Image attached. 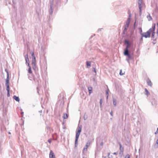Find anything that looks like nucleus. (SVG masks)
Listing matches in <instances>:
<instances>
[{
    "label": "nucleus",
    "instance_id": "obj_32",
    "mask_svg": "<svg viewBox=\"0 0 158 158\" xmlns=\"http://www.w3.org/2000/svg\"><path fill=\"white\" fill-rule=\"evenodd\" d=\"M102 99H100V105L101 106L102 104Z\"/></svg>",
    "mask_w": 158,
    "mask_h": 158
},
{
    "label": "nucleus",
    "instance_id": "obj_24",
    "mask_svg": "<svg viewBox=\"0 0 158 158\" xmlns=\"http://www.w3.org/2000/svg\"><path fill=\"white\" fill-rule=\"evenodd\" d=\"M125 74V72H122V70L121 69L120 70V73H119V75H123Z\"/></svg>",
    "mask_w": 158,
    "mask_h": 158
},
{
    "label": "nucleus",
    "instance_id": "obj_35",
    "mask_svg": "<svg viewBox=\"0 0 158 158\" xmlns=\"http://www.w3.org/2000/svg\"><path fill=\"white\" fill-rule=\"evenodd\" d=\"M157 133H158V128H157L156 131L155 133V134H156Z\"/></svg>",
    "mask_w": 158,
    "mask_h": 158
},
{
    "label": "nucleus",
    "instance_id": "obj_3",
    "mask_svg": "<svg viewBox=\"0 0 158 158\" xmlns=\"http://www.w3.org/2000/svg\"><path fill=\"white\" fill-rule=\"evenodd\" d=\"M31 56L32 57L31 64L32 66V68L34 70H35V57L34 55V52H32L31 54Z\"/></svg>",
    "mask_w": 158,
    "mask_h": 158
},
{
    "label": "nucleus",
    "instance_id": "obj_22",
    "mask_svg": "<svg viewBox=\"0 0 158 158\" xmlns=\"http://www.w3.org/2000/svg\"><path fill=\"white\" fill-rule=\"evenodd\" d=\"M28 73H29L31 74L32 73V72L31 70V67H29L28 69Z\"/></svg>",
    "mask_w": 158,
    "mask_h": 158
},
{
    "label": "nucleus",
    "instance_id": "obj_53",
    "mask_svg": "<svg viewBox=\"0 0 158 158\" xmlns=\"http://www.w3.org/2000/svg\"><path fill=\"white\" fill-rule=\"evenodd\" d=\"M8 133H9V134H11V133H10V132H8Z\"/></svg>",
    "mask_w": 158,
    "mask_h": 158
},
{
    "label": "nucleus",
    "instance_id": "obj_10",
    "mask_svg": "<svg viewBox=\"0 0 158 158\" xmlns=\"http://www.w3.org/2000/svg\"><path fill=\"white\" fill-rule=\"evenodd\" d=\"M49 158H56L52 150L50 151V152Z\"/></svg>",
    "mask_w": 158,
    "mask_h": 158
},
{
    "label": "nucleus",
    "instance_id": "obj_16",
    "mask_svg": "<svg viewBox=\"0 0 158 158\" xmlns=\"http://www.w3.org/2000/svg\"><path fill=\"white\" fill-rule=\"evenodd\" d=\"M13 98L16 101L19 102L20 101L19 98L18 97H17L16 96H14Z\"/></svg>",
    "mask_w": 158,
    "mask_h": 158
},
{
    "label": "nucleus",
    "instance_id": "obj_52",
    "mask_svg": "<svg viewBox=\"0 0 158 158\" xmlns=\"http://www.w3.org/2000/svg\"><path fill=\"white\" fill-rule=\"evenodd\" d=\"M102 144H103V143H101V145H102Z\"/></svg>",
    "mask_w": 158,
    "mask_h": 158
},
{
    "label": "nucleus",
    "instance_id": "obj_33",
    "mask_svg": "<svg viewBox=\"0 0 158 158\" xmlns=\"http://www.w3.org/2000/svg\"><path fill=\"white\" fill-rule=\"evenodd\" d=\"M139 31H140V34L142 33V28H139Z\"/></svg>",
    "mask_w": 158,
    "mask_h": 158
},
{
    "label": "nucleus",
    "instance_id": "obj_46",
    "mask_svg": "<svg viewBox=\"0 0 158 158\" xmlns=\"http://www.w3.org/2000/svg\"><path fill=\"white\" fill-rule=\"evenodd\" d=\"M110 115H111V116H112V111H111L110 113Z\"/></svg>",
    "mask_w": 158,
    "mask_h": 158
},
{
    "label": "nucleus",
    "instance_id": "obj_17",
    "mask_svg": "<svg viewBox=\"0 0 158 158\" xmlns=\"http://www.w3.org/2000/svg\"><path fill=\"white\" fill-rule=\"evenodd\" d=\"M68 117V115L65 113H64L63 115V118L64 119H66Z\"/></svg>",
    "mask_w": 158,
    "mask_h": 158
},
{
    "label": "nucleus",
    "instance_id": "obj_18",
    "mask_svg": "<svg viewBox=\"0 0 158 158\" xmlns=\"http://www.w3.org/2000/svg\"><path fill=\"white\" fill-rule=\"evenodd\" d=\"M113 104L114 106H115L116 105V100L115 98H113Z\"/></svg>",
    "mask_w": 158,
    "mask_h": 158
},
{
    "label": "nucleus",
    "instance_id": "obj_19",
    "mask_svg": "<svg viewBox=\"0 0 158 158\" xmlns=\"http://www.w3.org/2000/svg\"><path fill=\"white\" fill-rule=\"evenodd\" d=\"M88 118V115L86 113H85L84 115L83 118L85 120L87 119Z\"/></svg>",
    "mask_w": 158,
    "mask_h": 158
},
{
    "label": "nucleus",
    "instance_id": "obj_44",
    "mask_svg": "<svg viewBox=\"0 0 158 158\" xmlns=\"http://www.w3.org/2000/svg\"><path fill=\"white\" fill-rule=\"evenodd\" d=\"M135 23H136V21L135 22V23H134V28H135Z\"/></svg>",
    "mask_w": 158,
    "mask_h": 158
},
{
    "label": "nucleus",
    "instance_id": "obj_36",
    "mask_svg": "<svg viewBox=\"0 0 158 158\" xmlns=\"http://www.w3.org/2000/svg\"><path fill=\"white\" fill-rule=\"evenodd\" d=\"M26 61V63L28 64V63H29V59H28V60H25Z\"/></svg>",
    "mask_w": 158,
    "mask_h": 158
},
{
    "label": "nucleus",
    "instance_id": "obj_9",
    "mask_svg": "<svg viewBox=\"0 0 158 158\" xmlns=\"http://www.w3.org/2000/svg\"><path fill=\"white\" fill-rule=\"evenodd\" d=\"M89 144H90L89 143H86L85 146L83 148V151H82V152L83 153H84L87 150V148H88V146L89 145Z\"/></svg>",
    "mask_w": 158,
    "mask_h": 158
},
{
    "label": "nucleus",
    "instance_id": "obj_7",
    "mask_svg": "<svg viewBox=\"0 0 158 158\" xmlns=\"http://www.w3.org/2000/svg\"><path fill=\"white\" fill-rule=\"evenodd\" d=\"M125 43L127 44V45L124 50V51H126V50H127V51L128 50V48L130 47L131 44L129 43V41L127 40H125L124 41Z\"/></svg>",
    "mask_w": 158,
    "mask_h": 158
},
{
    "label": "nucleus",
    "instance_id": "obj_30",
    "mask_svg": "<svg viewBox=\"0 0 158 158\" xmlns=\"http://www.w3.org/2000/svg\"><path fill=\"white\" fill-rule=\"evenodd\" d=\"M7 96L8 97H9L10 96V91H7Z\"/></svg>",
    "mask_w": 158,
    "mask_h": 158
},
{
    "label": "nucleus",
    "instance_id": "obj_12",
    "mask_svg": "<svg viewBox=\"0 0 158 158\" xmlns=\"http://www.w3.org/2000/svg\"><path fill=\"white\" fill-rule=\"evenodd\" d=\"M52 4L51 3L50 5V8L49 9V12L50 14L52 15V14L53 12V10L52 9Z\"/></svg>",
    "mask_w": 158,
    "mask_h": 158
},
{
    "label": "nucleus",
    "instance_id": "obj_21",
    "mask_svg": "<svg viewBox=\"0 0 158 158\" xmlns=\"http://www.w3.org/2000/svg\"><path fill=\"white\" fill-rule=\"evenodd\" d=\"M147 18H148V20L149 21L152 19V18L151 17L150 14L147 16Z\"/></svg>",
    "mask_w": 158,
    "mask_h": 158
},
{
    "label": "nucleus",
    "instance_id": "obj_11",
    "mask_svg": "<svg viewBox=\"0 0 158 158\" xmlns=\"http://www.w3.org/2000/svg\"><path fill=\"white\" fill-rule=\"evenodd\" d=\"M6 84L7 85L9 84V72H7V76L6 80Z\"/></svg>",
    "mask_w": 158,
    "mask_h": 158
},
{
    "label": "nucleus",
    "instance_id": "obj_13",
    "mask_svg": "<svg viewBox=\"0 0 158 158\" xmlns=\"http://www.w3.org/2000/svg\"><path fill=\"white\" fill-rule=\"evenodd\" d=\"M119 149H120V151L119 153V155H120L121 156H122L123 154V152L124 151V148L123 147L122 148H120Z\"/></svg>",
    "mask_w": 158,
    "mask_h": 158
},
{
    "label": "nucleus",
    "instance_id": "obj_23",
    "mask_svg": "<svg viewBox=\"0 0 158 158\" xmlns=\"http://www.w3.org/2000/svg\"><path fill=\"white\" fill-rule=\"evenodd\" d=\"M86 64L87 67H90L91 66L90 63V62L87 61L86 62Z\"/></svg>",
    "mask_w": 158,
    "mask_h": 158
},
{
    "label": "nucleus",
    "instance_id": "obj_45",
    "mask_svg": "<svg viewBox=\"0 0 158 158\" xmlns=\"http://www.w3.org/2000/svg\"><path fill=\"white\" fill-rule=\"evenodd\" d=\"M27 65L29 67H29H30V66L29 63H28V64H27Z\"/></svg>",
    "mask_w": 158,
    "mask_h": 158
},
{
    "label": "nucleus",
    "instance_id": "obj_5",
    "mask_svg": "<svg viewBox=\"0 0 158 158\" xmlns=\"http://www.w3.org/2000/svg\"><path fill=\"white\" fill-rule=\"evenodd\" d=\"M130 52L129 51L126 50V51H124V55L127 56L128 57V58L131 59L132 58V56L130 54Z\"/></svg>",
    "mask_w": 158,
    "mask_h": 158
},
{
    "label": "nucleus",
    "instance_id": "obj_40",
    "mask_svg": "<svg viewBox=\"0 0 158 158\" xmlns=\"http://www.w3.org/2000/svg\"><path fill=\"white\" fill-rule=\"evenodd\" d=\"M143 37H141V38H140V39H139V40H140V41H142L143 40Z\"/></svg>",
    "mask_w": 158,
    "mask_h": 158
},
{
    "label": "nucleus",
    "instance_id": "obj_48",
    "mask_svg": "<svg viewBox=\"0 0 158 158\" xmlns=\"http://www.w3.org/2000/svg\"><path fill=\"white\" fill-rule=\"evenodd\" d=\"M5 71H6V73H7V72H8V70H6V69H5Z\"/></svg>",
    "mask_w": 158,
    "mask_h": 158
},
{
    "label": "nucleus",
    "instance_id": "obj_39",
    "mask_svg": "<svg viewBox=\"0 0 158 158\" xmlns=\"http://www.w3.org/2000/svg\"><path fill=\"white\" fill-rule=\"evenodd\" d=\"M108 158H110V153H108Z\"/></svg>",
    "mask_w": 158,
    "mask_h": 158
},
{
    "label": "nucleus",
    "instance_id": "obj_51",
    "mask_svg": "<svg viewBox=\"0 0 158 158\" xmlns=\"http://www.w3.org/2000/svg\"><path fill=\"white\" fill-rule=\"evenodd\" d=\"M108 95H107L106 96V99H108Z\"/></svg>",
    "mask_w": 158,
    "mask_h": 158
},
{
    "label": "nucleus",
    "instance_id": "obj_42",
    "mask_svg": "<svg viewBox=\"0 0 158 158\" xmlns=\"http://www.w3.org/2000/svg\"><path fill=\"white\" fill-rule=\"evenodd\" d=\"M113 154L114 155H117L118 154V153L117 152H114Z\"/></svg>",
    "mask_w": 158,
    "mask_h": 158
},
{
    "label": "nucleus",
    "instance_id": "obj_25",
    "mask_svg": "<svg viewBox=\"0 0 158 158\" xmlns=\"http://www.w3.org/2000/svg\"><path fill=\"white\" fill-rule=\"evenodd\" d=\"M6 90L7 91H10L9 84H6Z\"/></svg>",
    "mask_w": 158,
    "mask_h": 158
},
{
    "label": "nucleus",
    "instance_id": "obj_41",
    "mask_svg": "<svg viewBox=\"0 0 158 158\" xmlns=\"http://www.w3.org/2000/svg\"><path fill=\"white\" fill-rule=\"evenodd\" d=\"M102 29V28H100V29H98V32H99V31H101Z\"/></svg>",
    "mask_w": 158,
    "mask_h": 158
},
{
    "label": "nucleus",
    "instance_id": "obj_47",
    "mask_svg": "<svg viewBox=\"0 0 158 158\" xmlns=\"http://www.w3.org/2000/svg\"><path fill=\"white\" fill-rule=\"evenodd\" d=\"M125 31H123V34L124 35H125Z\"/></svg>",
    "mask_w": 158,
    "mask_h": 158
},
{
    "label": "nucleus",
    "instance_id": "obj_49",
    "mask_svg": "<svg viewBox=\"0 0 158 158\" xmlns=\"http://www.w3.org/2000/svg\"><path fill=\"white\" fill-rule=\"evenodd\" d=\"M102 157H103V158H106V156H102Z\"/></svg>",
    "mask_w": 158,
    "mask_h": 158
},
{
    "label": "nucleus",
    "instance_id": "obj_50",
    "mask_svg": "<svg viewBox=\"0 0 158 158\" xmlns=\"http://www.w3.org/2000/svg\"><path fill=\"white\" fill-rule=\"evenodd\" d=\"M39 112L40 113H41V112H42V110H40V111H39Z\"/></svg>",
    "mask_w": 158,
    "mask_h": 158
},
{
    "label": "nucleus",
    "instance_id": "obj_28",
    "mask_svg": "<svg viewBox=\"0 0 158 158\" xmlns=\"http://www.w3.org/2000/svg\"><path fill=\"white\" fill-rule=\"evenodd\" d=\"M127 28H128L127 27H124V29L123 31H125V32H126L127 31Z\"/></svg>",
    "mask_w": 158,
    "mask_h": 158
},
{
    "label": "nucleus",
    "instance_id": "obj_2",
    "mask_svg": "<svg viewBox=\"0 0 158 158\" xmlns=\"http://www.w3.org/2000/svg\"><path fill=\"white\" fill-rule=\"evenodd\" d=\"M152 28H150L147 32L141 33V35L142 36V37H144L145 38L150 37L151 33L152 32Z\"/></svg>",
    "mask_w": 158,
    "mask_h": 158
},
{
    "label": "nucleus",
    "instance_id": "obj_34",
    "mask_svg": "<svg viewBox=\"0 0 158 158\" xmlns=\"http://www.w3.org/2000/svg\"><path fill=\"white\" fill-rule=\"evenodd\" d=\"M93 71L95 72V73H96V70L95 68H93Z\"/></svg>",
    "mask_w": 158,
    "mask_h": 158
},
{
    "label": "nucleus",
    "instance_id": "obj_38",
    "mask_svg": "<svg viewBox=\"0 0 158 158\" xmlns=\"http://www.w3.org/2000/svg\"><path fill=\"white\" fill-rule=\"evenodd\" d=\"M118 143L119 145L120 148H122V145H121V143Z\"/></svg>",
    "mask_w": 158,
    "mask_h": 158
},
{
    "label": "nucleus",
    "instance_id": "obj_8",
    "mask_svg": "<svg viewBox=\"0 0 158 158\" xmlns=\"http://www.w3.org/2000/svg\"><path fill=\"white\" fill-rule=\"evenodd\" d=\"M131 17V15H129V18H128L126 22V24L125 25L124 27H129V24L130 22V18Z\"/></svg>",
    "mask_w": 158,
    "mask_h": 158
},
{
    "label": "nucleus",
    "instance_id": "obj_20",
    "mask_svg": "<svg viewBox=\"0 0 158 158\" xmlns=\"http://www.w3.org/2000/svg\"><path fill=\"white\" fill-rule=\"evenodd\" d=\"M145 94L147 95V96H148L150 94L149 93L148 90L146 88L145 89Z\"/></svg>",
    "mask_w": 158,
    "mask_h": 158
},
{
    "label": "nucleus",
    "instance_id": "obj_29",
    "mask_svg": "<svg viewBox=\"0 0 158 158\" xmlns=\"http://www.w3.org/2000/svg\"><path fill=\"white\" fill-rule=\"evenodd\" d=\"M125 158H130V156L128 154L127 155Z\"/></svg>",
    "mask_w": 158,
    "mask_h": 158
},
{
    "label": "nucleus",
    "instance_id": "obj_1",
    "mask_svg": "<svg viewBox=\"0 0 158 158\" xmlns=\"http://www.w3.org/2000/svg\"><path fill=\"white\" fill-rule=\"evenodd\" d=\"M82 126L81 125L78 126L77 129V131L76 132V139L75 140V146L76 147L78 144V140L81 130Z\"/></svg>",
    "mask_w": 158,
    "mask_h": 158
},
{
    "label": "nucleus",
    "instance_id": "obj_55",
    "mask_svg": "<svg viewBox=\"0 0 158 158\" xmlns=\"http://www.w3.org/2000/svg\"><path fill=\"white\" fill-rule=\"evenodd\" d=\"M93 37V36H92H92H91V37Z\"/></svg>",
    "mask_w": 158,
    "mask_h": 158
},
{
    "label": "nucleus",
    "instance_id": "obj_6",
    "mask_svg": "<svg viewBox=\"0 0 158 158\" xmlns=\"http://www.w3.org/2000/svg\"><path fill=\"white\" fill-rule=\"evenodd\" d=\"M142 3V0H138V5L139 9V15H141L142 12H141V8H142V6H141V4Z\"/></svg>",
    "mask_w": 158,
    "mask_h": 158
},
{
    "label": "nucleus",
    "instance_id": "obj_37",
    "mask_svg": "<svg viewBox=\"0 0 158 158\" xmlns=\"http://www.w3.org/2000/svg\"><path fill=\"white\" fill-rule=\"evenodd\" d=\"M51 141L52 140L51 139H49L48 140V142L50 143L51 142Z\"/></svg>",
    "mask_w": 158,
    "mask_h": 158
},
{
    "label": "nucleus",
    "instance_id": "obj_43",
    "mask_svg": "<svg viewBox=\"0 0 158 158\" xmlns=\"http://www.w3.org/2000/svg\"><path fill=\"white\" fill-rule=\"evenodd\" d=\"M156 143L158 144V139L157 140L156 142Z\"/></svg>",
    "mask_w": 158,
    "mask_h": 158
},
{
    "label": "nucleus",
    "instance_id": "obj_14",
    "mask_svg": "<svg viewBox=\"0 0 158 158\" xmlns=\"http://www.w3.org/2000/svg\"><path fill=\"white\" fill-rule=\"evenodd\" d=\"M147 83L148 85L150 86H152V83L151 81L149 79H148L147 80Z\"/></svg>",
    "mask_w": 158,
    "mask_h": 158
},
{
    "label": "nucleus",
    "instance_id": "obj_15",
    "mask_svg": "<svg viewBox=\"0 0 158 158\" xmlns=\"http://www.w3.org/2000/svg\"><path fill=\"white\" fill-rule=\"evenodd\" d=\"M89 95L92 92V88L91 87H88V88Z\"/></svg>",
    "mask_w": 158,
    "mask_h": 158
},
{
    "label": "nucleus",
    "instance_id": "obj_54",
    "mask_svg": "<svg viewBox=\"0 0 158 158\" xmlns=\"http://www.w3.org/2000/svg\"><path fill=\"white\" fill-rule=\"evenodd\" d=\"M23 112H21V114H23Z\"/></svg>",
    "mask_w": 158,
    "mask_h": 158
},
{
    "label": "nucleus",
    "instance_id": "obj_26",
    "mask_svg": "<svg viewBox=\"0 0 158 158\" xmlns=\"http://www.w3.org/2000/svg\"><path fill=\"white\" fill-rule=\"evenodd\" d=\"M25 60H28V59H29L28 55V54H27L26 55H25Z\"/></svg>",
    "mask_w": 158,
    "mask_h": 158
},
{
    "label": "nucleus",
    "instance_id": "obj_31",
    "mask_svg": "<svg viewBox=\"0 0 158 158\" xmlns=\"http://www.w3.org/2000/svg\"><path fill=\"white\" fill-rule=\"evenodd\" d=\"M131 60L130 59H129V58H127L126 59V60L127 61V62H128V63L129 64H130V62L129 61V60Z\"/></svg>",
    "mask_w": 158,
    "mask_h": 158
},
{
    "label": "nucleus",
    "instance_id": "obj_27",
    "mask_svg": "<svg viewBox=\"0 0 158 158\" xmlns=\"http://www.w3.org/2000/svg\"><path fill=\"white\" fill-rule=\"evenodd\" d=\"M109 89H108L106 91V96L108 95V92H109Z\"/></svg>",
    "mask_w": 158,
    "mask_h": 158
},
{
    "label": "nucleus",
    "instance_id": "obj_4",
    "mask_svg": "<svg viewBox=\"0 0 158 158\" xmlns=\"http://www.w3.org/2000/svg\"><path fill=\"white\" fill-rule=\"evenodd\" d=\"M155 26L156 24L155 23L153 24V26L151 28H152V36L151 38L152 39L154 40V41H156V38H155Z\"/></svg>",
    "mask_w": 158,
    "mask_h": 158
}]
</instances>
